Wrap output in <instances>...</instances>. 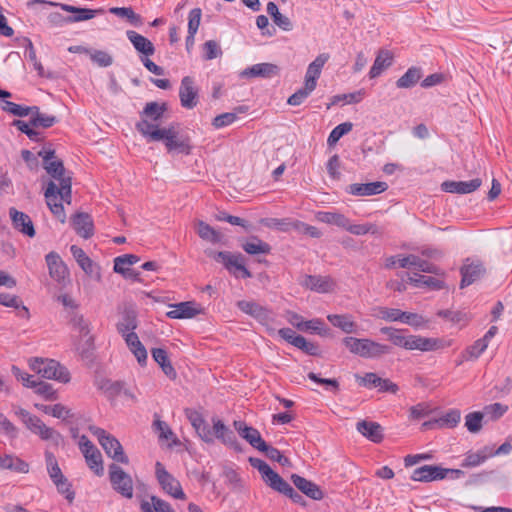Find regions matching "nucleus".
Returning <instances> with one entry per match:
<instances>
[{
    "instance_id": "obj_1",
    "label": "nucleus",
    "mask_w": 512,
    "mask_h": 512,
    "mask_svg": "<svg viewBox=\"0 0 512 512\" xmlns=\"http://www.w3.org/2000/svg\"><path fill=\"white\" fill-rule=\"evenodd\" d=\"M136 129L149 141H163L168 153L176 152L189 155L192 152L191 138L182 131L178 123L159 128L157 125L143 120L136 123Z\"/></svg>"
},
{
    "instance_id": "obj_2",
    "label": "nucleus",
    "mask_w": 512,
    "mask_h": 512,
    "mask_svg": "<svg viewBox=\"0 0 512 512\" xmlns=\"http://www.w3.org/2000/svg\"><path fill=\"white\" fill-rule=\"evenodd\" d=\"M328 59V54H320L309 64L305 74L304 86L288 98L287 103L289 105L298 106L311 95V93L316 89L317 80L319 79L321 71Z\"/></svg>"
},
{
    "instance_id": "obj_3",
    "label": "nucleus",
    "mask_w": 512,
    "mask_h": 512,
    "mask_svg": "<svg viewBox=\"0 0 512 512\" xmlns=\"http://www.w3.org/2000/svg\"><path fill=\"white\" fill-rule=\"evenodd\" d=\"M343 343L351 353L363 358H377L391 351L389 346L366 338L345 337Z\"/></svg>"
},
{
    "instance_id": "obj_4",
    "label": "nucleus",
    "mask_w": 512,
    "mask_h": 512,
    "mask_svg": "<svg viewBox=\"0 0 512 512\" xmlns=\"http://www.w3.org/2000/svg\"><path fill=\"white\" fill-rule=\"evenodd\" d=\"M89 431L97 438L105 453L110 458L122 464L129 463V459L124 453L123 447L118 439L107 433L104 429L96 426H89Z\"/></svg>"
},
{
    "instance_id": "obj_5",
    "label": "nucleus",
    "mask_w": 512,
    "mask_h": 512,
    "mask_svg": "<svg viewBox=\"0 0 512 512\" xmlns=\"http://www.w3.org/2000/svg\"><path fill=\"white\" fill-rule=\"evenodd\" d=\"M30 368L46 379H54L62 383L70 381L68 370L53 359L35 358L30 361Z\"/></svg>"
},
{
    "instance_id": "obj_6",
    "label": "nucleus",
    "mask_w": 512,
    "mask_h": 512,
    "mask_svg": "<svg viewBox=\"0 0 512 512\" xmlns=\"http://www.w3.org/2000/svg\"><path fill=\"white\" fill-rule=\"evenodd\" d=\"M396 265H398L401 268H415L421 272L431 273L438 275L440 272V269L428 262L427 260H424L420 258L417 255L410 254L404 257L400 256H390L386 259L385 267L388 269L395 268Z\"/></svg>"
},
{
    "instance_id": "obj_7",
    "label": "nucleus",
    "mask_w": 512,
    "mask_h": 512,
    "mask_svg": "<svg viewBox=\"0 0 512 512\" xmlns=\"http://www.w3.org/2000/svg\"><path fill=\"white\" fill-rule=\"evenodd\" d=\"M69 323L79 333L80 341L76 349L82 356L87 355L94 345V337L90 335L89 321L82 314L74 312L70 317Z\"/></svg>"
},
{
    "instance_id": "obj_8",
    "label": "nucleus",
    "mask_w": 512,
    "mask_h": 512,
    "mask_svg": "<svg viewBox=\"0 0 512 512\" xmlns=\"http://www.w3.org/2000/svg\"><path fill=\"white\" fill-rule=\"evenodd\" d=\"M109 480L112 488L125 498L133 497V480L120 466L113 463L109 465Z\"/></svg>"
},
{
    "instance_id": "obj_9",
    "label": "nucleus",
    "mask_w": 512,
    "mask_h": 512,
    "mask_svg": "<svg viewBox=\"0 0 512 512\" xmlns=\"http://www.w3.org/2000/svg\"><path fill=\"white\" fill-rule=\"evenodd\" d=\"M155 475L159 485L164 492L175 499L184 500L186 498L180 482L172 474H170L165 469L164 465L159 461H157L155 464Z\"/></svg>"
},
{
    "instance_id": "obj_10",
    "label": "nucleus",
    "mask_w": 512,
    "mask_h": 512,
    "mask_svg": "<svg viewBox=\"0 0 512 512\" xmlns=\"http://www.w3.org/2000/svg\"><path fill=\"white\" fill-rule=\"evenodd\" d=\"M32 4H43V5L55 6V7H59L60 9H62L65 12L72 13L74 15L69 16V19H68V21L71 23L90 20V19L94 18L97 14L104 12L103 9L93 10V9H89V8L76 7V6L65 4V3L44 1V0H31L28 2V5H32Z\"/></svg>"
},
{
    "instance_id": "obj_11",
    "label": "nucleus",
    "mask_w": 512,
    "mask_h": 512,
    "mask_svg": "<svg viewBox=\"0 0 512 512\" xmlns=\"http://www.w3.org/2000/svg\"><path fill=\"white\" fill-rule=\"evenodd\" d=\"M38 156L43 159V168L52 178L59 181V184L62 183V180L71 178L70 176H66L64 163L55 156V150L44 148L38 152Z\"/></svg>"
},
{
    "instance_id": "obj_12",
    "label": "nucleus",
    "mask_w": 512,
    "mask_h": 512,
    "mask_svg": "<svg viewBox=\"0 0 512 512\" xmlns=\"http://www.w3.org/2000/svg\"><path fill=\"white\" fill-rule=\"evenodd\" d=\"M237 307L244 313L255 318L259 323L268 327L269 330L274 331L270 328V324L274 321V314L266 307L254 301L241 300L237 302Z\"/></svg>"
},
{
    "instance_id": "obj_13",
    "label": "nucleus",
    "mask_w": 512,
    "mask_h": 512,
    "mask_svg": "<svg viewBox=\"0 0 512 512\" xmlns=\"http://www.w3.org/2000/svg\"><path fill=\"white\" fill-rule=\"evenodd\" d=\"M451 345V341L441 338H429L421 335H409L407 350H419L421 352H430L444 349Z\"/></svg>"
},
{
    "instance_id": "obj_14",
    "label": "nucleus",
    "mask_w": 512,
    "mask_h": 512,
    "mask_svg": "<svg viewBox=\"0 0 512 512\" xmlns=\"http://www.w3.org/2000/svg\"><path fill=\"white\" fill-rule=\"evenodd\" d=\"M79 444L89 468L98 476L103 475L104 468L100 451L85 435L81 436Z\"/></svg>"
},
{
    "instance_id": "obj_15",
    "label": "nucleus",
    "mask_w": 512,
    "mask_h": 512,
    "mask_svg": "<svg viewBox=\"0 0 512 512\" xmlns=\"http://www.w3.org/2000/svg\"><path fill=\"white\" fill-rule=\"evenodd\" d=\"M212 433H213V441L218 439L222 444L233 448L235 451L240 452L241 447L238 443L235 434L232 430H230L222 420L214 417L212 418Z\"/></svg>"
},
{
    "instance_id": "obj_16",
    "label": "nucleus",
    "mask_w": 512,
    "mask_h": 512,
    "mask_svg": "<svg viewBox=\"0 0 512 512\" xmlns=\"http://www.w3.org/2000/svg\"><path fill=\"white\" fill-rule=\"evenodd\" d=\"M179 98L181 105L186 109H193L198 104V89L194 85V80L190 76H185L181 80L179 88Z\"/></svg>"
},
{
    "instance_id": "obj_17",
    "label": "nucleus",
    "mask_w": 512,
    "mask_h": 512,
    "mask_svg": "<svg viewBox=\"0 0 512 512\" xmlns=\"http://www.w3.org/2000/svg\"><path fill=\"white\" fill-rule=\"evenodd\" d=\"M447 472V468L436 465H424L413 471L411 479L419 482H432L446 478Z\"/></svg>"
},
{
    "instance_id": "obj_18",
    "label": "nucleus",
    "mask_w": 512,
    "mask_h": 512,
    "mask_svg": "<svg viewBox=\"0 0 512 512\" xmlns=\"http://www.w3.org/2000/svg\"><path fill=\"white\" fill-rule=\"evenodd\" d=\"M234 427L236 431L239 433V435L245 439L253 448L259 450L266 449V442L262 439L260 432L251 427L248 426L243 421H234Z\"/></svg>"
},
{
    "instance_id": "obj_19",
    "label": "nucleus",
    "mask_w": 512,
    "mask_h": 512,
    "mask_svg": "<svg viewBox=\"0 0 512 512\" xmlns=\"http://www.w3.org/2000/svg\"><path fill=\"white\" fill-rule=\"evenodd\" d=\"M185 414L198 436L207 444H213V433L202 415L192 409H186Z\"/></svg>"
},
{
    "instance_id": "obj_20",
    "label": "nucleus",
    "mask_w": 512,
    "mask_h": 512,
    "mask_svg": "<svg viewBox=\"0 0 512 512\" xmlns=\"http://www.w3.org/2000/svg\"><path fill=\"white\" fill-rule=\"evenodd\" d=\"M280 73V68L278 65L273 63H259L247 67L240 73L241 78H265L269 79L275 76H278Z\"/></svg>"
},
{
    "instance_id": "obj_21",
    "label": "nucleus",
    "mask_w": 512,
    "mask_h": 512,
    "mask_svg": "<svg viewBox=\"0 0 512 512\" xmlns=\"http://www.w3.org/2000/svg\"><path fill=\"white\" fill-rule=\"evenodd\" d=\"M31 425L28 427L34 434H37L43 440L51 441L55 446L63 442L62 435L55 429L46 426L40 418H29Z\"/></svg>"
},
{
    "instance_id": "obj_22",
    "label": "nucleus",
    "mask_w": 512,
    "mask_h": 512,
    "mask_svg": "<svg viewBox=\"0 0 512 512\" xmlns=\"http://www.w3.org/2000/svg\"><path fill=\"white\" fill-rule=\"evenodd\" d=\"M460 272L462 276L460 287L464 288L480 279L485 273V268L480 261H472L469 263V259H467L461 267Z\"/></svg>"
},
{
    "instance_id": "obj_23",
    "label": "nucleus",
    "mask_w": 512,
    "mask_h": 512,
    "mask_svg": "<svg viewBox=\"0 0 512 512\" xmlns=\"http://www.w3.org/2000/svg\"><path fill=\"white\" fill-rule=\"evenodd\" d=\"M138 326L137 312L133 305H125L122 312L121 318L116 325L117 331L122 336L134 332Z\"/></svg>"
},
{
    "instance_id": "obj_24",
    "label": "nucleus",
    "mask_w": 512,
    "mask_h": 512,
    "mask_svg": "<svg viewBox=\"0 0 512 512\" xmlns=\"http://www.w3.org/2000/svg\"><path fill=\"white\" fill-rule=\"evenodd\" d=\"M301 285L318 293H328L334 289V282L328 276L305 275Z\"/></svg>"
},
{
    "instance_id": "obj_25",
    "label": "nucleus",
    "mask_w": 512,
    "mask_h": 512,
    "mask_svg": "<svg viewBox=\"0 0 512 512\" xmlns=\"http://www.w3.org/2000/svg\"><path fill=\"white\" fill-rule=\"evenodd\" d=\"M482 184L480 178H475L470 181H444L441 184V189L448 193L469 194L476 191Z\"/></svg>"
},
{
    "instance_id": "obj_26",
    "label": "nucleus",
    "mask_w": 512,
    "mask_h": 512,
    "mask_svg": "<svg viewBox=\"0 0 512 512\" xmlns=\"http://www.w3.org/2000/svg\"><path fill=\"white\" fill-rule=\"evenodd\" d=\"M9 215L16 230L23 233L24 235H27L28 237L35 236V228L29 215L18 211L14 207L9 209Z\"/></svg>"
},
{
    "instance_id": "obj_27",
    "label": "nucleus",
    "mask_w": 512,
    "mask_h": 512,
    "mask_svg": "<svg viewBox=\"0 0 512 512\" xmlns=\"http://www.w3.org/2000/svg\"><path fill=\"white\" fill-rule=\"evenodd\" d=\"M291 481L307 497H309L313 500H322L324 498L323 491L314 482H312L298 474H292Z\"/></svg>"
},
{
    "instance_id": "obj_28",
    "label": "nucleus",
    "mask_w": 512,
    "mask_h": 512,
    "mask_svg": "<svg viewBox=\"0 0 512 512\" xmlns=\"http://www.w3.org/2000/svg\"><path fill=\"white\" fill-rule=\"evenodd\" d=\"M388 189L386 182L354 183L348 186V193L356 196H370L380 194Z\"/></svg>"
},
{
    "instance_id": "obj_29",
    "label": "nucleus",
    "mask_w": 512,
    "mask_h": 512,
    "mask_svg": "<svg viewBox=\"0 0 512 512\" xmlns=\"http://www.w3.org/2000/svg\"><path fill=\"white\" fill-rule=\"evenodd\" d=\"M71 224L76 233L85 238L89 239L94 234V225L92 218L89 214L78 212L71 218Z\"/></svg>"
},
{
    "instance_id": "obj_30",
    "label": "nucleus",
    "mask_w": 512,
    "mask_h": 512,
    "mask_svg": "<svg viewBox=\"0 0 512 512\" xmlns=\"http://www.w3.org/2000/svg\"><path fill=\"white\" fill-rule=\"evenodd\" d=\"M223 265L235 277L251 278V272L244 265V257L242 254H233L229 252Z\"/></svg>"
},
{
    "instance_id": "obj_31",
    "label": "nucleus",
    "mask_w": 512,
    "mask_h": 512,
    "mask_svg": "<svg viewBox=\"0 0 512 512\" xmlns=\"http://www.w3.org/2000/svg\"><path fill=\"white\" fill-rule=\"evenodd\" d=\"M173 309L166 313L171 319H189L201 313V309L195 306L192 301L180 302L172 305Z\"/></svg>"
},
{
    "instance_id": "obj_32",
    "label": "nucleus",
    "mask_w": 512,
    "mask_h": 512,
    "mask_svg": "<svg viewBox=\"0 0 512 512\" xmlns=\"http://www.w3.org/2000/svg\"><path fill=\"white\" fill-rule=\"evenodd\" d=\"M56 191H57V185L50 181L48 183V186L46 188V191L44 193V196L46 198L47 205L51 212L62 222L64 223L66 220V215L64 211V207L62 203L56 202Z\"/></svg>"
},
{
    "instance_id": "obj_33",
    "label": "nucleus",
    "mask_w": 512,
    "mask_h": 512,
    "mask_svg": "<svg viewBox=\"0 0 512 512\" xmlns=\"http://www.w3.org/2000/svg\"><path fill=\"white\" fill-rule=\"evenodd\" d=\"M357 430L372 442L380 443L383 440V429L377 422L361 420L357 423Z\"/></svg>"
},
{
    "instance_id": "obj_34",
    "label": "nucleus",
    "mask_w": 512,
    "mask_h": 512,
    "mask_svg": "<svg viewBox=\"0 0 512 512\" xmlns=\"http://www.w3.org/2000/svg\"><path fill=\"white\" fill-rule=\"evenodd\" d=\"M46 262L50 276L58 282L64 280L67 274V268L59 255L54 252H50L46 255Z\"/></svg>"
},
{
    "instance_id": "obj_35",
    "label": "nucleus",
    "mask_w": 512,
    "mask_h": 512,
    "mask_svg": "<svg viewBox=\"0 0 512 512\" xmlns=\"http://www.w3.org/2000/svg\"><path fill=\"white\" fill-rule=\"evenodd\" d=\"M70 251L78 265L87 275L93 276L95 274H98L96 264L92 261L90 257L87 256V254L82 248L76 245H72L70 247Z\"/></svg>"
},
{
    "instance_id": "obj_36",
    "label": "nucleus",
    "mask_w": 512,
    "mask_h": 512,
    "mask_svg": "<svg viewBox=\"0 0 512 512\" xmlns=\"http://www.w3.org/2000/svg\"><path fill=\"white\" fill-rule=\"evenodd\" d=\"M127 38L132 43L134 48L145 56H151L155 53V47L153 43L146 37L139 33L129 30L126 32Z\"/></svg>"
},
{
    "instance_id": "obj_37",
    "label": "nucleus",
    "mask_w": 512,
    "mask_h": 512,
    "mask_svg": "<svg viewBox=\"0 0 512 512\" xmlns=\"http://www.w3.org/2000/svg\"><path fill=\"white\" fill-rule=\"evenodd\" d=\"M195 229L202 240L212 244L220 243L223 239V235L220 232L202 220L195 221Z\"/></svg>"
},
{
    "instance_id": "obj_38",
    "label": "nucleus",
    "mask_w": 512,
    "mask_h": 512,
    "mask_svg": "<svg viewBox=\"0 0 512 512\" xmlns=\"http://www.w3.org/2000/svg\"><path fill=\"white\" fill-rule=\"evenodd\" d=\"M154 361L161 367L163 373L170 379H175L177 373L172 366L166 350L162 348H153L151 350Z\"/></svg>"
},
{
    "instance_id": "obj_39",
    "label": "nucleus",
    "mask_w": 512,
    "mask_h": 512,
    "mask_svg": "<svg viewBox=\"0 0 512 512\" xmlns=\"http://www.w3.org/2000/svg\"><path fill=\"white\" fill-rule=\"evenodd\" d=\"M393 62V55L388 50H380L373 66L370 69L369 76L370 78L378 77L385 69L390 67Z\"/></svg>"
},
{
    "instance_id": "obj_40",
    "label": "nucleus",
    "mask_w": 512,
    "mask_h": 512,
    "mask_svg": "<svg viewBox=\"0 0 512 512\" xmlns=\"http://www.w3.org/2000/svg\"><path fill=\"white\" fill-rule=\"evenodd\" d=\"M262 479L271 489L283 495L291 492L292 486L272 469Z\"/></svg>"
},
{
    "instance_id": "obj_41",
    "label": "nucleus",
    "mask_w": 512,
    "mask_h": 512,
    "mask_svg": "<svg viewBox=\"0 0 512 512\" xmlns=\"http://www.w3.org/2000/svg\"><path fill=\"white\" fill-rule=\"evenodd\" d=\"M262 479L271 489L283 495L291 492L292 486L272 469Z\"/></svg>"
},
{
    "instance_id": "obj_42",
    "label": "nucleus",
    "mask_w": 512,
    "mask_h": 512,
    "mask_svg": "<svg viewBox=\"0 0 512 512\" xmlns=\"http://www.w3.org/2000/svg\"><path fill=\"white\" fill-rule=\"evenodd\" d=\"M328 321L335 327L341 329L345 333L356 332L357 324L352 320V317L347 314H329Z\"/></svg>"
},
{
    "instance_id": "obj_43",
    "label": "nucleus",
    "mask_w": 512,
    "mask_h": 512,
    "mask_svg": "<svg viewBox=\"0 0 512 512\" xmlns=\"http://www.w3.org/2000/svg\"><path fill=\"white\" fill-rule=\"evenodd\" d=\"M423 76L422 69L420 67H410L404 75H402L397 81L396 86L400 89H408L414 87L421 77Z\"/></svg>"
},
{
    "instance_id": "obj_44",
    "label": "nucleus",
    "mask_w": 512,
    "mask_h": 512,
    "mask_svg": "<svg viewBox=\"0 0 512 512\" xmlns=\"http://www.w3.org/2000/svg\"><path fill=\"white\" fill-rule=\"evenodd\" d=\"M167 110V104L162 103L159 104L158 102H148L143 111L141 112V120H146L149 122V120L152 121H158L160 120L164 113Z\"/></svg>"
},
{
    "instance_id": "obj_45",
    "label": "nucleus",
    "mask_w": 512,
    "mask_h": 512,
    "mask_svg": "<svg viewBox=\"0 0 512 512\" xmlns=\"http://www.w3.org/2000/svg\"><path fill=\"white\" fill-rule=\"evenodd\" d=\"M242 249L250 255L269 254L271 252V246L257 236H252L248 241L243 243Z\"/></svg>"
},
{
    "instance_id": "obj_46",
    "label": "nucleus",
    "mask_w": 512,
    "mask_h": 512,
    "mask_svg": "<svg viewBox=\"0 0 512 512\" xmlns=\"http://www.w3.org/2000/svg\"><path fill=\"white\" fill-rule=\"evenodd\" d=\"M140 509L142 512H175L168 502L157 496H151V503L143 500Z\"/></svg>"
},
{
    "instance_id": "obj_47",
    "label": "nucleus",
    "mask_w": 512,
    "mask_h": 512,
    "mask_svg": "<svg viewBox=\"0 0 512 512\" xmlns=\"http://www.w3.org/2000/svg\"><path fill=\"white\" fill-rule=\"evenodd\" d=\"M380 331L382 334H385L395 346L407 350L409 335H404L403 330L396 329L393 327H382Z\"/></svg>"
},
{
    "instance_id": "obj_48",
    "label": "nucleus",
    "mask_w": 512,
    "mask_h": 512,
    "mask_svg": "<svg viewBox=\"0 0 512 512\" xmlns=\"http://www.w3.org/2000/svg\"><path fill=\"white\" fill-rule=\"evenodd\" d=\"M35 407L38 410H41L42 412L52 415L53 417L58 418V419H66V418L73 417L71 410L60 403L55 404L53 406L44 405V404H35Z\"/></svg>"
},
{
    "instance_id": "obj_49",
    "label": "nucleus",
    "mask_w": 512,
    "mask_h": 512,
    "mask_svg": "<svg viewBox=\"0 0 512 512\" xmlns=\"http://www.w3.org/2000/svg\"><path fill=\"white\" fill-rule=\"evenodd\" d=\"M317 219L323 223L336 225L343 229L348 225V218L336 212H318Z\"/></svg>"
},
{
    "instance_id": "obj_50",
    "label": "nucleus",
    "mask_w": 512,
    "mask_h": 512,
    "mask_svg": "<svg viewBox=\"0 0 512 512\" xmlns=\"http://www.w3.org/2000/svg\"><path fill=\"white\" fill-rule=\"evenodd\" d=\"M111 14L119 17H125L134 26H141L143 21L139 14H136L131 7H112L109 9Z\"/></svg>"
},
{
    "instance_id": "obj_51",
    "label": "nucleus",
    "mask_w": 512,
    "mask_h": 512,
    "mask_svg": "<svg viewBox=\"0 0 512 512\" xmlns=\"http://www.w3.org/2000/svg\"><path fill=\"white\" fill-rule=\"evenodd\" d=\"M408 281L416 287L427 286V287H431L436 290L443 288L442 281H440L436 278L430 277V276L414 274V276H411L408 278Z\"/></svg>"
},
{
    "instance_id": "obj_52",
    "label": "nucleus",
    "mask_w": 512,
    "mask_h": 512,
    "mask_svg": "<svg viewBox=\"0 0 512 512\" xmlns=\"http://www.w3.org/2000/svg\"><path fill=\"white\" fill-rule=\"evenodd\" d=\"M488 345L485 339L476 340L471 346H468L462 353V357L467 360H476L487 349Z\"/></svg>"
},
{
    "instance_id": "obj_53",
    "label": "nucleus",
    "mask_w": 512,
    "mask_h": 512,
    "mask_svg": "<svg viewBox=\"0 0 512 512\" xmlns=\"http://www.w3.org/2000/svg\"><path fill=\"white\" fill-rule=\"evenodd\" d=\"M353 128V124L351 122H344L336 126L330 133L327 143L330 147L334 146L339 139L348 134Z\"/></svg>"
},
{
    "instance_id": "obj_54",
    "label": "nucleus",
    "mask_w": 512,
    "mask_h": 512,
    "mask_svg": "<svg viewBox=\"0 0 512 512\" xmlns=\"http://www.w3.org/2000/svg\"><path fill=\"white\" fill-rule=\"evenodd\" d=\"M261 223L269 228H275L282 232H288L294 229V221L289 219L266 218L262 219Z\"/></svg>"
},
{
    "instance_id": "obj_55",
    "label": "nucleus",
    "mask_w": 512,
    "mask_h": 512,
    "mask_svg": "<svg viewBox=\"0 0 512 512\" xmlns=\"http://www.w3.org/2000/svg\"><path fill=\"white\" fill-rule=\"evenodd\" d=\"M139 257L134 254H125L114 259V271L116 273H124L127 272L126 269H129L128 265L136 264L139 261Z\"/></svg>"
},
{
    "instance_id": "obj_56",
    "label": "nucleus",
    "mask_w": 512,
    "mask_h": 512,
    "mask_svg": "<svg viewBox=\"0 0 512 512\" xmlns=\"http://www.w3.org/2000/svg\"><path fill=\"white\" fill-rule=\"evenodd\" d=\"M484 414L482 412H471L465 417V426L471 433H478L482 429V420Z\"/></svg>"
},
{
    "instance_id": "obj_57",
    "label": "nucleus",
    "mask_w": 512,
    "mask_h": 512,
    "mask_svg": "<svg viewBox=\"0 0 512 512\" xmlns=\"http://www.w3.org/2000/svg\"><path fill=\"white\" fill-rule=\"evenodd\" d=\"M345 230L349 231L350 233L354 235H365L367 233L371 234H379L380 230L375 224H350V221L348 220V225L346 226Z\"/></svg>"
},
{
    "instance_id": "obj_58",
    "label": "nucleus",
    "mask_w": 512,
    "mask_h": 512,
    "mask_svg": "<svg viewBox=\"0 0 512 512\" xmlns=\"http://www.w3.org/2000/svg\"><path fill=\"white\" fill-rule=\"evenodd\" d=\"M57 122H58V119L56 116L49 115L46 113L35 115L34 117L30 118L31 126L41 127L44 129L52 127Z\"/></svg>"
},
{
    "instance_id": "obj_59",
    "label": "nucleus",
    "mask_w": 512,
    "mask_h": 512,
    "mask_svg": "<svg viewBox=\"0 0 512 512\" xmlns=\"http://www.w3.org/2000/svg\"><path fill=\"white\" fill-rule=\"evenodd\" d=\"M302 328H303L302 331H312L321 336L330 335V329L327 327H324L323 321L318 318L304 322V327H302Z\"/></svg>"
},
{
    "instance_id": "obj_60",
    "label": "nucleus",
    "mask_w": 512,
    "mask_h": 512,
    "mask_svg": "<svg viewBox=\"0 0 512 512\" xmlns=\"http://www.w3.org/2000/svg\"><path fill=\"white\" fill-rule=\"evenodd\" d=\"M33 388L35 389V393L43 396L45 400L54 401L58 398L57 392L49 383L36 381V386Z\"/></svg>"
},
{
    "instance_id": "obj_61",
    "label": "nucleus",
    "mask_w": 512,
    "mask_h": 512,
    "mask_svg": "<svg viewBox=\"0 0 512 512\" xmlns=\"http://www.w3.org/2000/svg\"><path fill=\"white\" fill-rule=\"evenodd\" d=\"M508 410V406L501 403H493L484 407L482 412L488 416L491 420H497L502 417Z\"/></svg>"
},
{
    "instance_id": "obj_62",
    "label": "nucleus",
    "mask_w": 512,
    "mask_h": 512,
    "mask_svg": "<svg viewBox=\"0 0 512 512\" xmlns=\"http://www.w3.org/2000/svg\"><path fill=\"white\" fill-rule=\"evenodd\" d=\"M89 56L91 60L100 67H108L113 63V57L102 50H91Z\"/></svg>"
},
{
    "instance_id": "obj_63",
    "label": "nucleus",
    "mask_w": 512,
    "mask_h": 512,
    "mask_svg": "<svg viewBox=\"0 0 512 512\" xmlns=\"http://www.w3.org/2000/svg\"><path fill=\"white\" fill-rule=\"evenodd\" d=\"M401 322L408 324L414 328H419L426 325L428 323V320H425L423 316L417 313L403 311Z\"/></svg>"
},
{
    "instance_id": "obj_64",
    "label": "nucleus",
    "mask_w": 512,
    "mask_h": 512,
    "mask_svg": "<svg viewBox=\"0 0 512 512\" xmlns=\"http://www.w3.org/2000/svg\"><path fill=\"white\" fill-rule=\"evenodd\" d=\"M203 50L205 60L215 59L222 54L221 48L214 40L206 41L203 45Z\"/></svg>"
}]
</instances>
